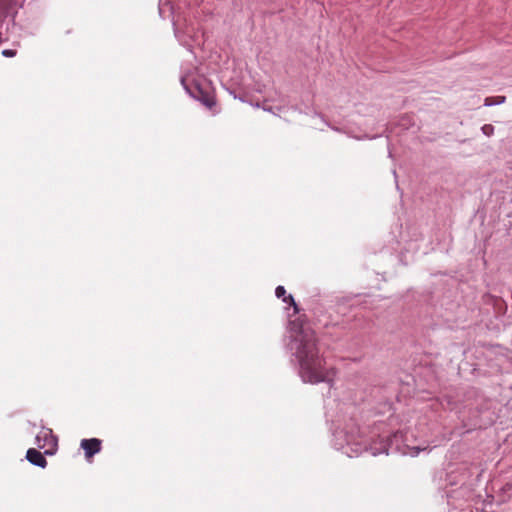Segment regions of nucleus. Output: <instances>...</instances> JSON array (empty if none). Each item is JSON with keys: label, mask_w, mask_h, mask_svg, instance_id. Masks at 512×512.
Returning <instances> with one entry per match:
<instances>
[{"label": "nucleus", "mask_w": 512, "mask_h": 512, "mask_svg": "<svg viewBox=\"0 0 512 512\" xmlns=\"http://www.w3.org/2000/svg\"><path fill=\"white\" fill-rule=\"evenodd\" d=\"M36 445L44 449V454L52 455L57 449V438L50 429H43L36 436Z\"/></svg>", "instance_id": "obj_2"}, {"label": "nucleus", "mask_w": 512, "mask_h": 512, "mask_svg": "<svg viewBox=\"0 0 512 512\" xmlns=\"http://www.w3.org/2000/svg\"><path fill=\"white\" fill-rule=\"evenodd\" d=\"M275 294L278 298H282L284 302L289 303L291 306H293L295 312H298V307L294 301V298L292 297V295L286 296V290L283 286H278L275 290Z\"/></svg>", "instance_id": "obj_7"}, {"label": "nucleus", "mask_w": 512, "mask_h": 512, "mask_svg": "<svg viewBox=\"0 0 512 512\" xmlns=\"http://www.w3.org/2000/svg\"><path fill=\"white\" fill-rule=\"evenodd\" d=\"M481 130L488 137L492 136L494 133V127L491 124H485Z\"/></svg>", "instance_id": "obj_9"}, {"label": "nucleus", "mask_w": 512, "mask_h": 512, "mask_svg": "<svg viewBox=\"0 0 512 512\" xmlns=\"http://www.w3.org/2000/svg\"><path fill=\"white\" fill-rule=\"evenodd\" d=\"M292 337L297 343L296 357L300 364V374L305 382H332L335 370L326 367L325 360L320 357L315 332L299 320L290 322Z\"/></svg>", "instance_id": "obj_1"}, {"label": "nucleus", "mask_w": 512, "mask_h": 512, "mask_svg": "<svg viewBox=\"0 0 512 512\" xmlns=\"http://www.w3.org/2000/svg\"><path fill=\"white\" fill-rule=\"evenodd\" d=\"M25 0H0V18L15 17Z\"/></svg>", "instance_id": "obj_5"}, {"label": "nucleus", "mask_w": 512, "mask_h": 512, "mask_svg": "<svg viewBox=\"0 0 512 512\" xmlns=\"http://www.w3.org/2000/svg\"><path fill=\"white\" fill-rule=\"evenodd\" d=\"M80 447L84 450L86 460L90 461L95 454L101 451L102 441L98 438L82 439Z\"/></svg>", "instance_id": "obj_4"}, {"label": "nucleus", "mask_w": 512, "mask_h": 512, "mask_svg": "<svg viewBox=\"0 0 512 512\" xmlns=\"http://www.w3.org/2000/svg\"><path fill=\"white\" fill-rule=\"evenodd\" d=\"M26 458L33 465L39 466L41 468H45L47 466V460L43 454L35 448H29L27 450Z\"/></svg>", "instance_id": "obj_6"}, {"label": "nucleus", "mask_w": 512, "mask_h": 512, "mask_svg": "<svg viewBox=\"0 0 512 512\" xmlns=\"http://www.w3.org/2000/svg\"><path fill=\"white\" fill-rule=\"evenodd\" d=\"M185 88L193 98L200 101L207 108L212 109L216 105L214 93L203 90L198 84H196L193 89L187 86H185Z\"/></svg>", "instance_id": "obj_3"}, {"label": "nucleus", "mask_w": 512, "mask_h": 512, "mask_svg": "<svg viewBox=\"0 0 512 512\" xmlns=\"http://www.w3.org/2000/svg\"><path fill=\"white\" fill-rule=\"evenodd\" d=\"M505 101H506V97L505 96H493V97H487L484 100V104L486 106H493V105L502 104Z\"/></svg>", "instance_id": "obj_8"}, {"label": "nucleus", "mask_w": 512, "mask_h": 512, "mask_svg": "<svg viewBox=\"0 0 512 512\" xmlns=\"http://www.w3.org/2000/svg\"><path fill=\"white\" fill-rule=\"evenodd\" d=\"M16 54H17V51L16 50H12V49H4L2 51V55L4 57H14V56H16Z\"/></svg>", "instance_id": "obj_10"}]
</instances>
